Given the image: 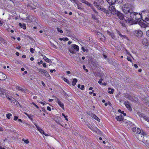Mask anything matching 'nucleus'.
<instances>
[{"label": "nucleus", "mask_w": 149, "mask_h": 149, "mask_svg": "<svg viewBox=\"0 0 149 149\" xmlns=\"http://www.w3.org/2000/svg\"><path fill=\"white\" fill-rule=\"evenodd\" d=\"M42 65L44 67L46 68V64L45 63H43Z\"/></svg>", "instance_id": "5fc2aeb1"}, {"label": "nucleus", "mask_w": 149, "mask_h": 149, "mask_svg": "<svg viewBox=\"0 0 149 149\" xmlns=\"http://www.w3.org/2000/svg\"><path fill=\"white\" fill-rule=\"evenodd\" d=\"M26 57V56L25 55H23L22 56V57L23 58H25Z\"/></svg>", "instance_id": "e2e57ef3"}, {"label": "nucleus", "mask_w": 149, "mask_h": 149, "mask_svg": "<svg viewBox=\"0 0 149 149\" xmlns=\"http://www.w3.org/2000/svg\"><path fill=\"white\" fill-rule=\"evenodd\" d=\"M77 82V79H74L72 82V85L73 86H74Z\"/></svg>", "instance_id": "a878e982"}, {"label": "nucleus", "mask_w": 149, "mask_h": 149, "mask_svg": "<svg viewBox=\"0 0 149 149\" xmlns=\"http://www.w3.org/2000/svg\"><path fill=\"white\" fill-rule=\"evenodd\" d=\"M93 3L94 5L96 6L98 9L100 10L101 11L105 13H109V12L107 10H106L105 8L100 6L99 5H98L97 4V3L95 2H94Z\"/></svg>", "instance_id": "423d86ee"}, {"label": "nucleus", "mask_w": 149, "mask_h": 149, "mask_svg": "<svg viewBox=\"0 0 149 149\" xmlns=\"http://www.w3.org/2000/svg\"><path fill=\"white\" fill-rule=\"evenodd\" d=\"M15 54L17 56H19V53L18 52H16Z\"/></svg>", "instance_id": "0e129e2a"}, {"label": "nucleus", "mask_w": 149, "mask_h": 149, "mask_svg": "<svg viewBox=\"0 0 149 149\" xmlns=\"http://www.w3.org/2000/svg\"><path fill=\"white\" fill-rule=\"evenodd\" d=\"M133 34L135 36L138 38H141L143 34L142 31L139 29L134 31Z\"/></svg>", "instance_id": "39448f33"}, {"label": "nucleus", "mask_w": 149, "mask_h": 149, "mask_svg": "<svg viewBox=\"0 0 149 149\" xmlns=\"http://www.w3.org/2000/svg\"><path fill=\"white\" fill-rule=\"evenodd\" d=\"M43 74L44 76H45L48 79H50L51 78L49 74L46 70L44 71Z\"/></svg>", "instance_id": "412c9836"}, {"label": "nucleus", "mask_w": 149, "mask_h": 149, "mask_svg": "<svg viewBox=\"0 0 149 149\" xmlns=\"http://www.w3.org/2000/svg\"><path fill=\"white\" fill-rule=\"evenodd\" d=\"M34 50L33 48H31L30 49V51L32 53H34Z\"/></svg>", "instance_id": "de8ad7c7"}, {"label": "nucleus", "mask_w": 149, "mask_h": 149, "mask_svg": "<svg viewBox=\"0 0 149 149\" xmlns=\"http://www.w3.org/2000/svg\"><path fill=\"white\" fill-rule=\"evenodd\" d=\"M109 9L110 12L113 14L115 15L116 13V11L114 7L112 5L109 6Z\"/></svg>", "instance_id": "9b49d317"}, {"label": "nucleus", "mask_w": 149, "mask_h": 149, "mask_svg": "<svg viewBox=\"0 0 149 149\" xmlns=\"http://www.w3.org/2000/svg\"><path fill=\"white\" fill-rule=\"evenodd\" d=\"M6 116L7 118L10 119L12 116V114L10 113H8L6 114Z\"/></svg>", "instance_id": "7c9ffc66"}, {"label": "nucleus", "mask_w": 149, "mask_h": 149, "mask_svg": "<svg viewBox=\"0 0 149 149\" xmlns=\"http://www.w3.org/2000/svg\"><path fill=\"white\" fill-rule=\"evenodd\" d=\"M123 12L125 14H128L130 12V9L128 5L127 4L125 5L122 8Z\"/></svg>", "instance_id": "6e6552de"}, {"label": "nucleus", "mask_w": 149, "mask_h": 149, "mask_svg": "<svg viewBox=\"0 0 149 149\" xmlns=\"http://www.w3.org/2000/svg\"><path fill=\"white\" fill-rule=\"evenodd\" d=\"M38 102L39 103H40L43 104V105H44L46 103L45 102V101H44L43 102H41L40 101V100H38Z\"/></svg>", "instance_id": "79ce46f5"}, {"label": "nucleus", "mask_w": 149, "mask_h": 149, "mask_svg": "<svg viewBox=\"0 0 149 149\" xmlns=\"http://www.w3.org/2000/svg\"><path fill=\"white\" fill-rule=\"evenodd\" d=\"M142 43L145 46L149 45V42L148 40L146 38H144L142 39Z\"/></svg>", "instance_id": "f8f14e48"}, {"label": "nucleus", "mask_w": 149, "mask_h": 149, "mask_svg": "<svg viewBox=\"0 0 149 149\" xmlns=\"http://www.w3.org/2000/svg\"><path fill=\"white\" fill-rule=\"evenodd\" d=\"M116 118L119 121H121L123 119V117L121 115L116 117Z\"/></svg>", "instance_id": "4be33fe9"}, {"label": "nucleus", "mask_w": 149, "mask_h": 149, "mask_svg": "<svg viewBox=\"0 0 149 149\" xmlns=\"http://www.w3.org/2000/svg\"><path fill=\"white\" fill-rule=\"evenodd\" d=\"M82 50L84 52H85L86 51V49L84 48V47H81Z\"/></svg>", "instance_id": "603ef678"}, {"label": "nucleus", "mask_w": 149, "mask_h": 149, "mask_svg": "<svg viewBox=\"0 0 149 149\" xmlns=\"http://www.w3.org/2000/svg\"><path fill=\"white\" fill-rule=\"evenodd\" d=\"M62 115L64 117V118H65V119L66 120H67V121L68 120V119L67 118L68 116H65V114L63 113H62Z\"/></svg>", "instance_id": "a19ab883"}, {"label": "nucleus", "mask_w": 149, "mask_h": 149, "mask_svg": "<svg viewBox=\"0 0 149 149\" xmlns=\"http://www.w3.org/2000/svg\"><path fill=\"white\" fill-rule=\"evenodd\" d=\"M52 47L54 48H55V49H57V47H56L54 45V44H52Z\"/></svg>", "instance_id": "864d4df0"}, {"label": "nucleus", "mask_w": 149, "mask_h": 149, "mask_svg": "<svg viewBox=\"0 0 149 149\" xmlns=\"http://www.w3.org/2000/svg\"><path fill=\"white\" fill-rule=\"evenodd\" d=\"M143 20L147 23L149 26V11L145 10L142 12V18Z\"/></svg>", "instance_id": "7ed1b4c3"}, {"label": "nucleus", "mask_w": 149, "mask_h": 149, "mask_svg": "<svg viewBox=\"0 0 149 149\" xmlns=\"http://www.w3.org/2000/svg\"><path fill=\"white\" fill-rule=\"evenodd\" d=\"M81 2L84 3L85 4L89 6H90L91 8H92V4L88 2L87 1L85 0H79Z\"/></svg>", "instance_id": "f3484780"}, {"label": "nucleus", "mask_w": 149, "mask_h": 149, "mask_svg": "<svg viewBox=\"0 0 149 149\" xmlns=\"http://www.w3.org/2000/svg\"><path fill=\"white\" fill-rule=\"evenodd\" d=\"M116 0H107L109 4H113L115 3Z\"/></svg>", "instance_id": "b1692460"}, {"label": "nucleus", "mask_w": 149, "mask_h": 149, "mask_svg": "<svg viewBox=\"0 0 149 149\" xmlns=\"http://www.w3.org/2000/svg\"><path fill=\"white\" fill-rule=\"evenodd\" d=\"M143 101L144 100V101H145L146 103H149V97H146V99H143Z\"/></svg>", "instance_id": "473e14b6"}, {"label": "nucleus", "mask_w": 149, "mask_h": 149, "mask_svg": "<svg viewBox=\"0 0 149 149\" xmlns=\"http://www.w3.org/2000/svg\"><path fill=\"white\" fill-rule=\"evenodd\" d=\"M146 35L147 36L149 37V30L146 31Z\"/></svg>", "instance_id": "8fccbe9b"}, {"label": "nucleus", "mask_w": 149, "mask_h": 149, "mask_svg": "<svg viewBox=\"0 0 149 149\" xmlns=\"http://www.w3.org/2000/svg\"><path fill=\"white\" fill-rule=\"evenodd\" d=\"M117 15L119 18L120 19H123V16L122 14L118 12L117 13Z\"/></svg>", "instance_id": "5701e85b"}, {"label": "nucleus", "mask_w": 149, "mask_h": 149, "mask_svg": "<svg viewBox=\"0 0 149 149\" xmlns=\"http://www.w3.org/2000/svg\"><path fill=\"white\" fill-rule=\"evenodd\" d=\"M19 25L20 26L21 28H22L24 29H26V26L25 24H22L21 23H19Z\"/></svg>", "instance_id": "393cba45"}, {"label": "nucleus", "mask_w": 149, "mask_h": 149, "mask_svg": "<svg viewBox=\"0 0 149 149\" xmlns=\"http://www.w3.org/2000/svg\"><path fill=\"white\" fill-rule=\"evenodd\" d=\"M18 117L17 116H14V120H15V121H16L18 119Z\"/></svg>", "instance_id": "49530a36"}, {"label": "nucleus", "mask_w": 149, "mask_h": 149, "mask_svg": "<svg viewBox=\"0 0 149 149\" xmlns=\"http://www.w3.org/2000/svg\"><path fill=\"white\" fill-rule=\"evenodd\" d=\"M6 78V75L2 72H0V80H3Z\"/></svg>", "instance_id": "dca6fc26"}, {"label": "nucleus", "mask_w": 149, "mask_h": 149, "mask_svg": "<svg viewBox=\"0 0 149 149\" xmlns=\"http://www.w3.org/2000/svg\"><path fill=\"white\" fill-rule=\"evenodd\" d=\"M0 43L3 44H6V42L5 40L2 38L0 37Z\"/></svg>", "instance_id": "cd10ccee"}, {"label": "nucleus", "mask_w": 149, "mask_h": 149, "mask_svg": "<svg viewBox=\"0 0 149 149\" xmlns=\"http://www.w3.org/2000/svg\"><path fill=\"white\" fill-rule=\"evenodd\" d=\"M34 58L33 57H32L30 58V60L31 61H33L34 60Z\"/></svg>", "instance_id": "338daca9"}, {"label": "nucleus", "mask_w": 149, "mask_h": 149, "mask_svg": "<svg viewBox=\"0 0 149 149\" xmlns=\"http://www.w3.org/2000/svg\"><path fill=\"white\" fill-rule=\"evenodd\" d=\"M74 50L78 51L79 50V47L75 44H72L68 48V50L71 53L74 54Z\"/></svg>", "instance_id": "20e7f679"}, {"label": "nucleus", "mask_w": 149, "mask_h": 149, "mask_svg": "<svg viewBox=\"0 0 149 149\" xmlns=\"http://www.w3.org/2000/svg\"><path fill=\"white\" fill-rule=\"evenodd\" d=\"M142 18V13H140L131 12V24H136L137 22H139Z\"/></svg>", "instance_id": "f03ea898"}, {"label": "nucleus", "mask_w": 149, "mask_h": 149, "mask_svg": "<svg viewBox=\"0 0 149 149\" xmlns=\"http://www.w3.org/2000/svg\"><path fill=\"white\" fill-rule=\"evenodd\" d=\"M97 2V3L99 5L101 4L104 3L103 0H98Z\"/></svg>", "instance_id": "f704fd0d"}, {"label": "nucleus", "mask_w": 149, "mask_h": 149, "mask_svg": "<svg viewBox=\"0 0 149 149\" xmlns=\"http://www.w3.org/2000/svg\"><path fill=\"white\" fill-rule=\"evenodd\" d=\"M38 70L40 72L43 74L45 70L42 69L41 68H40Z\"/></svg>", "instance_id": "e433bc0d"}, {"label": "nucleus", "mask_w": 149, "mask_h": 149, "mask_svg": "<svg viewBox=\"0 0 149 149\" xmlns=\"http://www.w3.org/2000/svg\"><path fill=\"white\" fill-rule=\"evenodd\" d=\"M47 109L49 111H51V108L49 107H47Z\"/></svg>", "instance_id": "4d7b16f0"}, {"label": "nucleus", "mask_w": 149, "mask_h": 149, "mask_svg": "<svg viewBox=\"0 0 149 149\" xmlns=\"http://www.w3.org/2000/svg\"><path fill=\"white\" fill-rule=\"evenodd\" d=\"M7 99L11 102H13L15 103L17 106L18 107L20 106V104L18 102L15 100L13 98L8 96H6Z\"/></svg>", "instance_id": "0eeeda50"}, {"label": "nucleus", "mask_w": 149, "mask_h": 149, "mask_svg": "<svg viewBox=\"0 0 149 149\" xmlns=\"http://www.w3.org/2000/svg\"><path fill=\"white\" fill-rule=\"evenodd\" d=\"M53 97H55V100L56 102L58 103V105L63 109L64 110V106L63 104L59 100L57 97L53 96Z\"/></svg>", "instance_id": "9d476101"}, {"label": "nucleus", "mask_w": 149, "mask_h": 149, "mask_svg": "<svg viewBox=\"0 0 149 149\" xmlns=\"http://www.w3.org/2000/svg\"><path fill=\"white\" fill-rule=\"evenodd\" d=\"M43 62L42 60H40L39 62H38V65H40L42 64Z\"/></svg>", "instance_id": "3c124183"}, {"label": "nucleus", "mask_w": 149, "mask_h": 149, "mask_svg": "<svg viewBox=\"0 0 149 149\" xmlns=\"http://www.w3.org/2000/svg\"><path fill=\"white\" fill-rule=\"evenodd\" d=\"M107 33L109 35L111 36V37L113 39H114L115 38L114 36L113 33L109 31H107Z\"/></svg>", "instance_id": "2f4dec72"}, {"label": "nucleus", "mask_w": 149, "mask_h": 149, "mask_svg": "<svg viewBox=\"0 0 149 149\" xmlns=\"http://www.w3.org/2000/svg\"><path fill=\"white\" fill-rule=\"evenodd\" d=\"M42 56L43 57V59L44 60H45L46 62L49 63H50L52 62V61H51V60H50L48 58H47L45 56H43L42 55Z\"/></svg>", "instance_id": "aec40b11"}, {"label": "nucleus", "mask_w": 149, "mask_h": 149, "mask_svg": "<svg viewBox=\"0 0 149 149\" xmlns=\"http://www.w3.org/2000/svg\"><path fill=\"white\" fill-rule=\"evenodd\" d=\"M18 121L19 122H21V123H23L24 124H25L27 125H28V124L26 123H24L22 120L21 119H19L18 120Z\"/></svg>", "instance_id": "37998d69"}, {"label": "nucleus", "mask_w": 149, "mask_h": 149, "mask_svg": "<svg viewBox=\"0 0 149 149\" xmlns=\"http://www.w3.org/2000/svg\"><path fill=\"white\" fill-rule=\"evenodd\" d=\"M92 8L93 9V11H94V12L95 14V15H94L93 14H92V17L95 20V21L97 22H98L99 21V20L98 19H97V15L98 14V13L97 12H96L95 10L94 9H93V8Z\"/></svg>", "instance_id": "ddd939ff"}, {"label": "nucleus", "mask_w": 149, "mask_h": 149, "mask_svg": "<svg viewBox=\"0 0 149 149\" xmlns=\"http://www.w3.org/2000/svg\"><path fill=\"white\" fill-rule=\"evenodd\" d=\"M59 39L60 40H63L64 41H66L69 40V39L67 38H60Z\"/></svg>", "instance_id": "c85d7f7f"}, {"label": "nucleus", "mask_w": 149, "mask_h": 149, "mask_svg": "<svg viewBox=\"0 0 149 149\" xmlns=\"http://www.w3.org/2000/svg\"><path fill=\"white\" fill-rule=\"evenodd\" d=\"M88 127L91 130L93 127H92V126H88Z\"/></svg>", "instance_id": "774afa93"}, {"label": "nucleus", "mask_w": 149, "mask_h": 149, "mask_svg": "<svg viewBox=\"0 0 149 149\" xmlns=\"http://www.w3.org/2000/svg\"><path fill=\"white\" fill-rule=\"evenodd\" d=\"M125 104L127 108L129 110H130V103L128 101L125 102Z\"/></svg>", "instance_id": "6ab92c4d"}, {"label": "nucleus", "mask_w": 149, "mask_h": 149, "mask_svg": "<svg viewBox=\"0 0 149 149\" xmlns=\"http://www.w3.org/2000/svg\"><path fill=\"white\" fill-rule=\"evenodd\" d=\"M3 128L1 127H0V131L3 132Z\"/></svg>", "instance_id": "bf43d9fd"}, {"label": "nucleus", "mask_w": 149, "mask_h": 149, "mask_svg": "<svg viewBox=\"0 0 149 149\" xmlns=\"http://www.w3.org/2000/svg\"><path fill=\"white\" fill-rule=\"evenodd\" d=\"M139 24L142 28H146L147 26H149L148 24L147 25L145 23L142 22H140L139 23Z\"/></svg>", "instance_id": "a211bd4d"}, {"label": "nucleus", "mask_w": 149, "mask_h": 149, "mask_svg": "<svg viewBox=\"0 0 149 149\" xmlns=\"http://www.w3.org/2000/svg\"><path fill=\"white\" fill-rule=\"evenodd\" d=\"M57 30L58 32V33H63V31L59 28H57Z\"/></svg>", "instance_id": "c9c22d12"}, {"label": "nucleus", "mask_w": 149, "mask_h": 149, "mask_svg": "<svg viewBox=\"0 0 149 149\" xmlns=\"http://www.w3.org/2000/svg\"><path fill=\"white\" fill-rule=\"evenodd\" d=\"M127 59L129 61H130V57H127Z\"/></svg>", "instance_id": "69168bd1"}, {"label": "nucleus", "mask_w": 149, "mask_h": 149, "mask_svg": "<svg viewBox=\"0 0 149 149\" xmlns=\"http://www.w3.org/2000/svg\"><path fill=\"white\" fill-rule=\"evenodd\" d=\"M90 116L92 117L93 118L97 120V121L100 122V119L95 114L93 113H91L89 114Z\"/></svg>", "instance_id": "2eb2a0df"}, {"label": "nucleus", "mask_w": 149, "mask_h": 149, "mask_svg": "<svg viewBox=\"0 0 149 149\" xmlns=\"http://www.w3.org/2000/svg\"><path fill=\"white\" fill-rule=\"evenodd\" d=\"M109 90L108 93L109 94H113V93L114 90L113 89L111 88H108Z\"/></svg>", "instance_id": "bb28decb"}, {"label": "nucleus", "mask_w": 149, "mask_h": 149, "mask_svg": "<svg viewBox=\"0 0 149 149\" xmlns=\"http://www.w3.org/2000/svg\"><path fill=\"white\" fill-rule=\"evenodd\" d=\"M137 114L140 117L143 118L144 120L149 122V119L147 116H145L143 114L141 113L140 112H138Z\"/></svg>", "instance_id": "4468645a"}, {"label": "nucleus", "mask_w": 149, "mask_h": 149, "mask_svg": "<svg viewBox=\"0 0 149 149\" xmlns=\"http://www.w3.org/2000/svg\"><path fill=\"white\" fill-rule=\"evenodd\" d=\"M78 88H80L81 90H83L84 88V86L83 85L81 86L79 84L78 85Z\"/></svg>", "instance_id": "c756f323"}, {"label": "nucleus", "mask_w": 149, "mask_h": 149, "mask_svg": "<svg viewBox=\"0 0 149 149\" xmlns=\"http://www.w3.org/2000/svg\"><path fill=\"white\" fill-rule=\"evenodd\" d=\"M117 33H118V34H119V35L120 36V37H122V38H125L126 36H123V35H122L118 31H117Z\"/></svg>", "instance_id": "4c0bfd02"}, {"label": "nucleus", "mask_w": 149, "mask_h": 149, "mask_svg": "<svg viewBox=\"0 0 149 149\" xmlns=\"http://www.w3.org/2000/svg\"><path fill=\"white\" fill-rule=\"evenodd\" d=\"M98 35L100 36L101 37V38H100V39H102V38L103 39V37L104 38V36L100 33H98Z\"/></svg>", "instance_id": "ea45409f"}, {"label": "nucleus", "mask_w": 149, "mask_h": 149, "mask_svg": "<svg viewBox=\"0 0 149 149\" xmlns=\"http://www.w3.org/2000/svg\"><path fill=\"white\" fill-rule=\"evenodd\" d=\"M64 81L67 82L68 84H70V82H69V80L66 78H64L63 79Z\"/></svg>", "instance_id": "58836bf2"}, {"label": "nucleus", "mask_w": 149, "mask_h": 149, "mask_svg": "<svg viewBox=\"0 0 149 149\" xmlns=\"http://www.w3.org/2000/svg\"><path fill=\"white\" fill-rule=\"evenodd\" d=\"M41 82L42 84L44 86H45V83L42 81Z\"/></svg>", "instance_id": "680f3d73"}, {"label": "nucleus", "mask_w": 149, "mask_h": 149, "mask_svg": "<svg viewBox=\"0 0 149 149\" xmlns=\"http://www.w3.org/2000/svg\"><path fill=\"white\" fill-rule=\"evenodd\" d=\"M22 141H24V143L26 144H27L29 143V141L28 139H26V140H25L24 139H22Z\"/></svg>", "instance_id": "a18cd8bd"}, {"label": "nucleus", "mask_w": 149, "mask_h": 149, "mask_svg": "<svg viewBox=\"0 0 149 149\" xmlns=\"http://www.w3.org/2000/svg\"><path fill=\"white\" fill-rule=\"evenodd\" d=\"M33 104L34 106L36 107L37 109L39 108V107L36 105L34 102H32L31 104Z\"/></svg>", "instance_id": "09e8293b"}, {"label": "nucleus", "mask_w": 149, "mask_h": 149, "mask_svg": "<svg viewBox=\"0 0 149 149\" xmlns=\"http://www.w3.org/2000/svg\"><path fill=\"white\" fill-rule=\"evenodd\" d=\"M16 48L17 49H20L21 47V46H18L17 47H16Z\"/></svg>", "instance_id": "6e6d98bb"}, {"label": "nucleus", "mask_w": 149, "mask_h": 149, "mask_svg": "<svg viewBox=\"0 0 149 149\" xmlns=\"http://www.w3.org/2000/svg\"><path fill=\"white\" fill-rule=\"evenodd\" d=\"M132 129L133 132H136V134H138L137 138L139 141H142L145 144L148 142L149 138L147 137L146 132L143 131H141L139 128H137V130L136 127L133 128Z\"/></svg>", "instance_id": "f257e3e1"}, {"label": "nucleus", "mask_w": 149, "mask_h": 149, "mask_svg": "<svg viewBox=\"0 0 149 149\" xmlns=\"http://www.w3.org/2000/svg\"><path fill=\"white\" fill-rule=\"evenodd\" d=\"M72 1L75 2L76 4L77 5V8L79 9H82L81 7L76 2H75L74 0H72Z\"/></svg>", "instance_id": "72a5a7b5"}, {"label": "nucleus", "mask_w": 149, "mask_h": 149, "mask_svg": "<svg viewBox=\"0 0 149 149\" xmlns=\"http://www.w3.org/2000/svg\"><path fill=\"white\" fill-rule=\"evenodd\" d=\"M99 130L97 129V128H93V131L94 132L97 133V131H98Z\"/></svg>", "instance_id": "c03bdc74"}, {"label": "nucleus", "mask_w": 149, "mask_h": 149, "mask_svg": "<svg viewBox=\"0 0 149 149\" xmlns=\"http://www.w3.org/2000/svg\"><path fill=\"white\" fill-rule=\"evenodd\" d=\"M54 100L52 99H51L49 100V102H52Z\"/></svg>", "instance_id": "052dcab7"}, {"label": "nucleus", "mask_w": 149, "mask_h": 149, "mask_svg": "<svg viewBox=\"0 0 149 149\" xmlns=\"http://www.w3.org/2000/svg\"><path fill=\"white\" fill-rule=\"evenodd\" d=\"M34 125L36 126V127L38 130L42 134H43L44 135L46 136H48L49 135L46 134L45 132L42 129H41L40 127L38 126L37 124H36L35 123H34Z\"/></svg>", "instance_id": "1a4fd4ad"}, {"label": "nucleus", "mask_w": 149, "mask_h": 149, "mask_svg": "<svg viewBox=\"0 0 149 149\" xmlns=\"http://www.w3.org/2000/svg\"><path fill=\"white\" fill-rule=\"evenodd\" d=\"M121 113L122 114H123L124 116H125L126 115V114L125 113H124V111H122Z\"/></svg>", "instance_id": "13d9d810"}]
</instances>
